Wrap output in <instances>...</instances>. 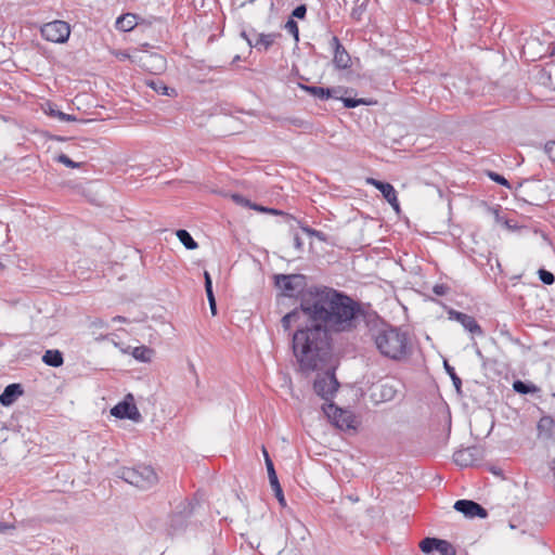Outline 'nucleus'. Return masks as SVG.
I'll list each match as a JSON object with an SVG mask.
<instances>
[{
  "label": "nucleus",
  "mask_w": 555,
  "mask_h": 555,
  "mask_svg": "<svg viewBox=\"0 0 555 555\" xmlns=\"http://www.w3.org/2000/svg\"><path fill=\"white\" fill-rule=\"evenodd\" d=\"M300 310L310 322H317L331 335L353 332L366 317L360 301L326 286L310 291L309 297H300Z\"/></svg>",
  "instance_id": "obj_1"
},
{
  "label": "nucleus",
  "mask_w": 555,
  "mask_h": 555,
  "mask_svg": "<svg viewBox=\"0 0 555 555\" xmlns=\"http://www.w3.org/2000/svg\"><path fill=\"white\" fill-rule=\"evenodd\" d=\"M292 348L301 372L320 371L332 357V336L320 324L311 322L293 334Z\"/></svg>",
  "instance_id": "obj_2"
},
{
  "label": "nucleus",
  "mask_w": 555,
  "mask_h": 555,
  "mask_svg": "<svg viewBox=\"0 0 555 555\" xmlns=\"http://www.w3.org/2000/svg\"><path fill=\"white\" fill-rule=\"evenodd\" d=\"M370 336L378 352L389 360L400 362L413 352L410 335L401 327L382 323L370 328Z\"/></svg>",
  "instance_id": "obj_3"
},
{
  "label": "nucleus",
  "mask_w": 555,
  "mask_h": 555,
  "mask_svg": "<svg viewBox=\"0 0 555 555\" xmlns=\"http://www.w3.org/2000/svg\"><path fill=\"white\" fill-rule=\"evenodd\" d=\"M117 477L142 490L151 489L158 482L155 469L144 464L133 467H120L117 470Z\"/></svg>",
  "instance_id": "obj_4"
},
{
  "label": "nucleus",
  "mask_w": 555,
  "mask_h": 555,
  "mask_svg": "<svg viewBox=\"0 0 555 555\" xmlns=\"http://www.w3.org/2000/svg\"><path fill=\"white\" fill-rule=\"evenodd\" d=\"M299 88L308 92L310 95L320 99L322 101L328 100V99H335L340 100L344 103V106L346 108H354L359 105H374L377 103L376 100L373 99H365V98H344L341 96V92L344 91L343 87H335V88H324L319 86H308L299 83Z\"/></svg>",
  "instance_id": "obj_5"
},
{
  "label": "nucleus",
  "mask_w": 555,
  "mask_h": 555,
  "mask_svg": "<svg viewBox=\"0 0 555 555\" xmlns=\"http://www.w3.org/2000/svg\"><path fill=\"white\" fill-rule=\"evenodd\" d=\"M274 285L281 291L278 301L281 298H299L307 286V278L301 273L275 274Z\"/></svg>",
  "instance_id": "obj_6"
},
{
  "label": "nucleus",
  "mask_w": 555,
  "mask_h": 555,
  "mask_svg": "<svg viewBox=\"0 0 555 555\" xmlns=\"http://www.w3.org/2000/svg\"><path fill=\"white\" fill-rule=\"evenodd\" d=\"M339 383L333 366L326 367L324 374H318L313 383L314 392L325 401H330L338 390Z\"/></svg>",
  "instance_id": "obj_7"
},
{
  "label": "nucleus",
  "mask_w": 555,
  "mask_h": 555,
  "mask_svg": "<svg viewBox=\"0 0 555 555\" xmlns=\"http://www.w3.org/2000/svg\"><path fill=\"white\" fill-rule=\"evenodd\" d=\"M322 409L331 423L337 428L341 430L356 428V416L351 411L344 410L333 402L325 403Z\"/></svg>",
  "instance_id": "obj_8"
},
{
  "label": "nucleus",
  "mask_w": 555,
  "mask_h": 555,
  "mask_svg": "<svg viewBox=\"0 0 555 555\" xmlns=\"http://www.w3.org/2000/svg\"><path fill=\"white\" fill-rule=\"evenodd\" d=\"M194 507L195 504L189 500H183L177 504L175 511L169 516V529L172 533L186 528L188 521L194 513Z\"/></svg>",
  "instance_id": "obj_9"
},
{
  "label": "nucleus",
  "mask_w": 555,
  "mask_h": 555,
  "mask_svg": "<svg viewBox=\"0 0 555 555\" xmlns=\"http://www.w3.org/2000/svg\"><path fill=\"white\" fill-rule=\"evenodd\" d=\"M70 35V27L67 22L64 21H53L44 24L41 27V36L51 42L55 43H64L68 40Z\"/></svg>",
  "instance_id": "obj_10"
},
{
  "label": "nucleus",
  "mask_w": 555,
  "mask_h": 555,
  "mask_svg": "<svg viewBox=\"0 0 555 555\" xmlns=\"http://www.w3.org/2000/svg\"><path fill=\"white\" fill-rule=\"evenodd\" d=\"M420 548L425 554L437 551L440 555H456L455 547L447 540L427 537L420 542Z\"/></svg>",
  "instance_id": "obj_11"
},
{
  "label": "nucleus",
  "mask_w": 555,
  "mask_h": 555,
  "mask_svg": "<svg viewBox=\"0 0 555 555\" xmlns=\"http://www.w3.org/2000/svg\"><path fill=\"white\" fill-rule=\"evenodd\" d=\"M448 319L459 322L472 335L482 336L483 330L476 319L469 314L457 311L453 308L447 309Z\"/></svg>",
  "instance_id": "obj_12"
},
{
  "label": "nucleus",
  "mask_w": 555,
  "mask_h": 555,
  "mask_svg": "<svg viewBox=\"0 0 555 555\" xmlns=\"http://www.w3.org/2000/svg\"><path fill=\"white\" fill-rule=\"evenodd\" d=\"M482 449L480 447L473 446L455 451L453 454V461L461 467H468L477 464L482 459Z\"/></svg>",
  "instance_id": "obj_13"
},
{
  "label": "nucleus",
  "mask_w": 555,
  "mask_h": 555,
  "mask_svg": "<svg viewBox=\"0 0 555 555\" xmlns=\"http://www.w3.org/2000/svg\"><path fill=\"white\" fill-rule=\"evenodd\" d=\"M127 398L132 400L131 395H128ZM111 414L119 420H131L134 422H139L141 420V414L137 405L132 401H128L127 399L113 406L111 410Z\"/></svg>",
  "instance_id": "obj_14"
},
{
  "label": "nucleus",
  "mask_w": 555,
  "mask_h": 555,
  "mask_svg": "<svg viewBox=\"0 0 555 555\" xmlns=\"http://www.w3.org/2000/svg\"><path fill=\"white\" fill-rule=\"evenodd\" d=\"M454 509L462 513L467 518H487L488 511L479 503L472 500H457L454 503Z\"/></svg>",
  "instance_id": "obj_15"
},
{
  "label": "nucleus",
  "mask_w": 555,
  "mask_h": 555,
  "mask_svg": "<svg viewBox=\"0 0 555 555\" xmlns=\"http://www.w3.org/2000/svg\"><path fill=\"white\" fill-rule=\"evenodd\" d=\"M367 183L375 186L382 194L383 197L391 205V207L399 212L400 205L397 197V191L392 186V184L380 181L374 178H369Z\"/></svg>",
  "instance_id": "obj_16"
},
{
  "label": "nucleus",
  "mask_w": 555,
  "mask_h": 555,
  "mask_svg": "<svg viewBox=\"0 0 555 555\" xmlns=\"http://www.w3.org/2000/svg\"><path fill=\"white\" fill-rule=\"evenodd\" d=\"M331 47L334 50L333 63L338 69H347L350 67L351 57L345 47L340 43L338 37L333 36L330 41Z\"/></svg>",
  "instance_id": "obj_17"
},
{
  "label": "nucleus",
  "mask_w": 555,
  "mask_h": 555,
  "mask_svg": "<svg viewBox=\"0 0 555 555\" xmlns=\"http://www.w3.org/2000/svg\"><path fill=\"white\" fill-rule=\"evenodd\" d=\"M251 34L256 37L251 48H255L259 52L268 51L275 41L282 37L281 33L262 34L257 33L255 29H251Z\"/></svg>",
  "instance_id": "obj_18"
},
{
  "label": "nucleus",
  "mask_w": 555,
  "mask_h": 555,
  "mask_svg": "<svg viewBox=\"0 0 555 555\" xmlns=\"http://www.w3.org/2000/svg\"><path fill=\"white\" fill-rule=\"evenodd\" d=\"M539 437L555 441V420L550 415L542 416L537 425Z\"/></svg>",
  "instance_id": "obj_19"
},
{
  "label": "nucleus",
  "mask_w": 555,
  "mask_h": 555,
  "mask_svg": "<svg viewBox=\"0 0 555 555\" xmlns=\"http://www.w3.org/2000/svg\"><path fill=\"white\" fill-rule=\"evenodd\" d=\"M268 477H269V482H270V486L275 494V498L278 499L279 503L282 505V506H285L286 505V501H285V498H284V494H283V490H282V487L279 482V479H278V475H276V472H275V468H274V465H273V462L271 459H268Z\"/></svg>",
  "instance_id": "obj_20"
},
{
  "label": "nucleus",
  "mask_w": 555,
  "mask_h": 555,
  "mask_svg": "<svg viewBox=\"0 0 555 555\" xmlns=\"http://www.w3.org/2000/svg\"><path fill=\"white\" fill-rule=\"evenodd\" d=\"M24 392L21 384H10L8 385L3 392L0 395V403L3 406H9L13 404L20 396Z\"/></svg>",
  "instance_id": "obj_21"
},
{
  "label": "nucleus",
  "mask_w": 555,
  "mask_h": 555,
  "mask_svg": "<svg viewBox=\"0 0 555 555\" xmlns=\"http://www.w3.org/2000/svg\"><path fill=\"white\" fill-rule=\"evenodd\" d=\"M138 25V15L133 13H125L117 17L115 27L124 33L131 31Z\"/></svg>",
  "instance_id": "obj_22"
},
{
  "label": "nucleus",
  "mask_w": 555,
  "mask_h": 555,
  "mask_svg": "<svg viewBox=\"0 0 555 555\" xmlns=\"http://www.w3.org/2000/svg\"><path fill=\"white\" fill-rule=\"evenodd\" d=\"M42 361L49 366L59 367L64 363L63 353L56 349L47 350L42 356Z\"/></svg>",
  "instance_id": "obj_23"
},
{
  "label": "nucleus",
  "mask_w": 555,
  "mask_h": 555,
  "mask_svg": "<svg viewBox=\"0 0 555 555\" xmlns=\"http://www.w3.org/2000/svg\"><path fill=\"white\" fill-rule=\"evenodd\" d=\"M147 86L151 87L155 92L163 95L175 96L177 95V91L173 88H169L165 85V82L160 79H153L147 82Z\"/></svg>",
  "instance_id": "obj_24"
},
{
  "label": "nucleus",
  "mask_w": 555,
  "mask_h": 555,
  "mask_svg": "<svg viewBox=\"0 0 555 555\" xmlns=\"http://www.w3.org/2000/svg\"><path fill=\"white\" fill-rule=\"evenodd\" d=\"M177 237L179 241L183 244V246L189 249L193 250L198 247V244L196 241L192 237V235L189 233V231L184 229H180L176 232Z\"/></svg>",
  "instance_id": "obj_25"
},
{
  "label": "nucleus",
  "mask_w": 555,
  "mask_h": 555,
  "mask_svg": "<svg viewBox=\"0 0 555 555\" xmlns=\"http://www.w3.org/2000/svg\"><path fill=\"white\" fill-rule=\"evenodd\" d=\"M300 312H302V311L300 310V306H299V307H296L295 309H293L292 311H289L288 313H286L282 318L281 324L285 332H288L291 330L292 323L297 322L299 320Z\"/></svg>",
  "instance_id": "obj_26"
},
{
  "label": "nucleus",
  "mask_w": 555,
  "mask_h": 555,
  "mask_svg": "<svg viewBox=\"0 0 555 555\" xmlns=\"http://www.w3.org/2000/svg\"><path fill=\"white\" fill-rule=\"evenodd\" d=\"M47 105H48V109L46 112L48 113L49 116L55 117L59 120L66 121V122L77 120L76 116L59 111L54 104L48 103Z\"/></svg>",
  "instance_id": "obj_27"
},
{
  "label": "nucleus",
  "mask_w": 555,
  "mask_h": 555,
  "mask_svg": "<svg viewBox=\"0 0 555 555\" xmlns=\"http://www.w3.org/2000/svg\"><path fill=\"white\" fill-rule=\"evenodd\" d=\"M154 351L146 346H139L132 350V357L141 362H150Z\"/></svg>",
  "instance_id": "obj_28"
},
{
  "label": "nucleus",
  "mask_w": 555,
  "mask_h": 555,
  "mask_svg": "<svg viewBox=\"0 0 555 555\" xmlns=\"http://www.w3.org/2000/svg\"><path fill=\"white\" fill-rule=\"evenodd\" d=\"M513 389L520 395H528L537 391L535 385L519 379L513 383Z\"/></svg>",
  "instance_id": "obj_29"
},
{
  "label": "nucleus",
  "mask_w": 555,
  "mask_h": 555,
  "mask_svg": "<svg viewBox=\"0 0 555 555\" xmlns=\"http://www.w3.org/2000/svg\"><path fill=\"white\" fill-rule=\"evenodd\" d=\"M443 366H444L446 372L448 373V375L452 379L454 388L460 393L461 392V387H462V379L457 376V374L455 373L454 367L451 366L447 360L443 361Z\"/></svg>",
  "instance_id": "obj_30"
},
{
  "label": "nucleus",
  "mask_w": 555,
  "mask_h": 555,
  "mask_svg": "<svg viewBox=\"0 0 555 555\" xmlns=\"http://www.w3.org/2000/svg\"><path fill=\"white\" fill-rule=\"evenodd\" d=\"M366 7H367V0H357L356 1V4L351 11V18L359 22L362 20V15L364 14V12L366 11Z\"/></svg>",
  "instance_id": "obj_31"
},
{
  "label": "nucleus",
  "mask_w": 555,
  "mask_h": 555,
  "mask_svg": "<svg viewBox=\"0 0 555 555\" xmlns=\"http://www.w3.org/2000/svg\"><path fill=\"white\" fill-rule=\"evenodd\" d=\"M284 29L293 35L295 41H299V28L297 22L289 17L284 24Z\"/></svg>",
  "instance_id": "obj_32"
},
{
  "label": "nucleus",
  "mask_w": 555,
  "mask_h": 555,
  "mask_svg": "<svg viewBox=\"0 0 555 555\" xmlns=\"http://www.w3.org/2000/svg\"><path fill=\"white\" fill-rule=\"evenodd\" d=\"M538 275L540 281L545 285H553L555 283V275L551 271H547L546 269H539Z\"/></svg>",
  "instance_id": "obj_33"
},
{
  "label": "nucleus",
  "mask_w": 555,
  "mask_h": 555,
  "mask_svg": "<svg viewBox=\"0 0 555 555\" xmlns=\"http://www.w3.org/2000/svg\"><path fill=\"white\" fill-rule=\"evenodd\" d=\"M55 160L57 163L65 165L68 168H80L81 167V163L74 162L72 158H69L66 154H63V153L57 155L55 157Z\"/></svg>",
  "instance_id": "obj_34"
},
{
  "label": "nucleus",
  "mask_w": 555,
  "mask_h": 555,
  "mask_svg": "<svg viewBox=\"0 0 555 555\" xmlns=\"http://www.w3.org/2000/svg\"><path fill=\"white\" fill-rule=\"evenodd\" d=\"M488 177L492 181L496 182L498 184H500L502 186H506L508 189L511 188V184H509L508 180L505 177H503L502 175L498 173V172L489 171L488 172Z\"/></svg>",
  "instance_id": "obj_35"
},
{
  "label": "nucleus",
  "mask_w": 555,
  "mask_h": 555,
  "mask_svg": "<svg viewBox=\"0 0 555 555\" xmlns=\"http://www.w3.org/2000/svg\"><path fill=\"white\" fill-rule=\"evenodd\" d=\"M396 396V389L389 385H382L380 397L383 400H392Z\"/></svg>",
  "instance_id": "obj_36"
},
{
  "label": "nucleus",
  "mask_w": 555,
  "mask_h": 555,
  "mask_svg": "<svg viewBox=\"0 0 555 555\" xmlns=\"http://www.w3.org/2000/svg\"><path fill=\"white\" fill-rule=\"evenodd\" d=\"M280 120L282 122H288L297 128H306L308 126V124L304 119L298 117H287Z\"/></svg>",
  "instance_id": "obj_37"
},
{
  "label": "nucleus",
  "mask_w": 555,
  "mask_h": 555,
  "mask_svg": "<svg viewBox=\"0 0 555 555\" xmlns=\"http://www.w3.org/2000/svg\"><path fill=\"white\" fill-rule=\"evenodd\" d=\"M306 14H307V7L306 4H299L297 5L293 12H292V18L293 17H296V18H299V20H302L306 17Z\"/></svg>",
  "instance_id": "obj_38"
},
{
  "label": "nucleus",
  "mask_w": 555,
  "mask_h": 555,
  "mask_svg": "<svg viewBox=\"0 0 555 555\" xmlns=\"http://www.w3.org/2000/svg\"><path fill=\"white\" fill-rule=\"evenodd\" d=\"M433 292L437 296H444L450 292V287L447 284H436Z\"/></svg>",
  "instance_id": "obj_39"
},
{
  "label": "nucleus",
  "mask_w": 555,
  "mask_h": 555,
  "mask_svg": "<svg viewBox=\"0 0 555 555\" xmlns=\"http://www.w3.org/2000/svg\"><path fill=\"white\" fill-rule=\"evenodd\" d=\"M544 153L555 163V142H548L544 145Z\"/></svg>",
  "instance_id": "obj_40"
},
{
  "label": "nucleus",
  "mask_w": 555,
  "mask_h": 555,
  "mask_svg": "<svg viewBox=\"0 0 555 555\" xmlns=\"http://www.w3.org/2000/svg\"><path fill=\"white\" fill-rule=\"evenodd\" d=\"M232 199L236 204L244 206V207H249L251 205V202L249 199H247L246 197H244L243 195L237 194V193L232 195Z\"/></svg>",
  "instance_id": "obj_41"
},
{
  "label": "nucleus",
  "mask_w": 555,
  "mask_h": 555,
  "mask_svg": "<svg viewBox=\"0 0 555 555\" xmlns=\"http://www.w3.org/2000/svg\"><path fill=\"white\" fill-rule=\"evenodd\" d=\"M204 280H205V292H206V294L214 293V291H212V280H211L210 274L207 271L204 272Z\"/></svg>",
  "instance_id": "obj_42"
},
{
  "label": "nucleus",
  "mask_w": 555,
  "mask_h": 555,
  "mask_svg": "<svg viewBox=\"0 0 555 555\" xmlns=\"http://www.w3.org/2000/svg\"><path fill=\"white\" fill-rule=\"evenodd\" d=\"M206 295H207V299L209 302L211 313H212V315H216L217 314V304H216L215 295H214V293H208Z\"/></svg>",
  "instance_id": "obj_43"
},
{
  "label": "nucleus",
  "mask_w": 555,
  "mask_h": 555,
  "mask_svg": "<svg viewBox=\"0 0 555 555\" xmlns=\"http://www.w3.org/2000/svg\"><path fill=\"white\" fill-rule=\"evenodd\" d=\"M250 36H253L251 31L250 33H247L246 30L241 31V37L243 39H245L247 44L251 48V44H254L255 40H253Z\"/></svg>",
  "instance_id": "obj_44"
},
{
  "label": "nucleus",
  "mask_w": 555,
  "mask_h": 555,
  "mask_svg": "<svg viewBox=\"0 0 555 555\" xmlns=\"http://www.w3.org/2000/svg\"><path fill=\"white\" fill-rule=\"evenodd\" d=\"M294 246L297 250H299V251L302 250L304 242L298 234L294 235Z\"/></svg>",
  "instance_id": "obj_45"
},
{
  "label": "nucleus",
  "mask_w": 555,
  "mask_h": 555,
  "mask_svg": "<svg viewBox=\"0 0 555 555\" xmlns=\"http://www.w3.org/2000/svg\"><path fill=\"white\" fill-rule=\"evenodd\" d=\"M150 57H151L153 61H155L156 63H158V64L160 65V67H163V66H164V64H165V59H164L162 55H159V54H157V53H154V54H151V55H150Z\"/></svg>",
  "instance_id": "obj_46"
},
{
  "label": "nucleus",
  "mask_w": 555,
  "mask_h": 555,
  "mask_svg": "<svg viewBox=\"0 0 555 555\" xmlns=\"http://www.w3.org/2000/svg\"><path fill=\"white\" fill-rule=\"evenodd\" d=\"M313 237H317L321 242H326L327 241L326 234L324 232H322V231H319V230H317L313 233Z\"/></svg>",
  "instance_id": "obj_47"
},
{
  "label": "nucleus",
  "mask_w": 555,
  "mask_h": 555,
  "mask_svg": "<svg viewBox=\"0 0 555 555\" xmlns=\"http://www.w3.org/2000/svg\"><path fill=\"white\" fill-rule=\"evenodd\" d=\"M10 529H14V526L0 521V532H5L7 530Z\"/></svg>",
  "instance_id": "obj_48"
},
{
  "label": "nucleus",
  "mask_w": 555,
  "mask_h": 555,
  "mask_svg": "<svg viewBox=\"0 0 555 555\" xmlns=\"http://www.w3.org/2000/svg\"><path fill=\"white\" fill-rule=\"evenodd\" d=\"M414 3L422 4V5H429L434 2V0H411Z\"/></svg>",
  "instance_id": "obj_49"
},
{
  "label": "nucleus",
  "mask_w": 555,
  "mask_h": 555,
  "mask_svg": "<svg viewBox=\"0 0 555 555\" xmlns=\"http://www.w3.org/2000/svg\"><path fill=\"white\" fill-rule=\"evenodd\" d=\"M249 208L258 210V211H263V212H266V209H267V207H263V206L258 205V204H251L249 206Z\"/></svg>",
  "instance_id": "obj_50"
},
{
  "label": "nucleus",
  "mask_w": 555,
  "mask_h": 555,
  "mask_svg": "<svg viewBox=\"0 0 555 555\" xmlns=\"http://www.w3.org/2000/svg\"><path fill=\"white\" fill-rule=\"evenodd\" d=\"M301 229L304 232H306L310 236H313V233L317 231L315 229H312L310 227H302Z\"/></svg>",
  "instance_id": "obj_51"
},
{
  "label": "nucleus",
  "mask_w": 555,
  "mask_h": 555,
  "mask_svg": "<svg viewBox=\"0 0 555 555\" xmlns=\"http://www.w3.org/2000/svg\"><path fill=\"white\" fill-rule=\"evenodd\" d=\"M262 453H263V457H264V462H266V467L268 468V459H271V457L264 447L262 448Z\"/></svg>",
  "instance_id": "obj_52"
},
{
  "label": "nucleus",
  "mask_w": 555,
  "mask_h": 555,
  "mask_svg": "<svg viewBox=\"0 0 555 555\" xmlns=\"http://www.w3.org/2000/svg\"><path fill=\"white\" fill-rule=\"evenodd\" d=\"M266 212H270V214H273V215H283V212L281 210H278V209H274V208H267Z\"/></svg>",
  "instance_id": "obj_53"
},
{
  "label": "nucleus",
  "mask_w": 555,
  "mask_h": 555,
  "mask_svg": "<svg viewBox=\"0 0 555 555\" xmlns=\"http://www.w3.org/2000/svg\"><path fill=\"white\" fill-rule=\"evenodd\" d=\"M117 56L120 59V60H125V59H129L130 55L127 53V52H119L117 54Z\"/></svg>",
  "instance_id": "obj_54"
},
{
  "label": "nucleus",
  "mask_w": 555,
  "mask_h": 555,
  "mask_svg": "<svg viewBox=\"0 0 555 555\" xmlns=\"http://www.w3.org/2000/svg\"><path fill=\"white\" fill-rule=\"evenodd\" d=\"M113 321H117V322H126V318L125 317H121V315H117L113 319Z\"/></svg>",
  "instance_id": "obj_55"
},
{
  "label": "nucleus",
  "mask_w": 555,
  "mask_h": 555,
  "mask_svg": "<svg viewBox=\"0 0 555 555\" xmlns=\"http://www.w3.org/2000/svg\"><path fill=\"white\" fill-rule=\"evenodd\" d=\"M190 369L195 374V367H194V365L192 363H190Z\"/></svg>",
  "instance_id": "obj_56"
},
{
  "label": "nucleus",
  "mask_w": 555,
  "mask_h": 555,
  "mask_svg": "<svg viewBox=\"0 0 555 555\" xmlns=\"http://www.w3.org/2000/svg\"><path fill=\"white\" fill-rule=\"evenodd\" d=\"M552 472H553V477H554V480H555V466L552 468Z\"/></svg>",
  "instance_id": "obj_57"
},
{
  "label": "nucleus",
  "mask_w": 555,
  "mask_h": 555,
  "mask_svg": "<svg viewBox=\"0 0 555 555\" xmlns=\"http://www.w3.org/2000/svg\"><path fill=\"white\" fill-rule=\"evenodd\" d=\"M255 0H248L249 3H253Z\"/></svg>",
  "instance_id": "obj_58"
},
{
  "label": "nucleus",
  "mask_w": 555,
  "mask_h": 555,
  "mask_svg": "<svg viewBox=\"0 0 555 555\" xmlns=\"http://www.w3.org/2000/svg\"><path fill=\"white\" fill-rule=\"evenodd\" d=\"M554 53H555V48H554V50L552 51V54H554Z\"/></svg>",
  "instance_id": "obj_59"
}]
</instances>
